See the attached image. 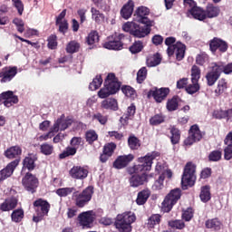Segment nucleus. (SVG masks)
Returning a JSON list of instances; mask_svg holds the SVG:
<instances>
[{"label":"nucleus","mask_w":232,"mask_h":232,"mask_svg":"<svg viewBox=\"0 0 232 232\" xmlns=\"http://www.w3.org/2000/svg\"><path fill=\"white\" fill-rule=\"evenodd\" d=\"M160 157V153L157 151L149 152L144 157L138 158L140 164L127 168V173L131 175L129 178V183L130 188H140L144 186L148 182V174L146 171H151V166H153V160Z\"/></svg>","instance_id":"1"},{"label":"nucleus","mask_w":232,"mask_h":232,"mask_svg":"<svg viewBox=\"0 0 232 232\" xmlns=\"http://www.w3.org/2000/svg\"><path fill=\"white\" fill-rule=\"evenodd\" d=\"M121 84L115 73L110 72L104 81V87L98 92V97L100 99H108L110 95H115L121 90Z\"/></svg>","instance_id":"2"},{"label":"nucleus","mask_w":232,"mask_h":232,"mask_svg":"<svg viewBox=\"0 0 232 232\" xmlns=\"http://www.w3.org/2000/svg\"><path fill=\"white\" fill-rule=\"evenodd\" d=\"M137 220L135 213L131 211L119 214L116 217L114 226L120 232H131V225Z\"/></svg>","instance_id":"3"},{"label":"nucleus","mask_w":232,"mask_h":232,"mask_svg":"<svg viewBox=\"0 0 232 232\" xmlns=\"http://www.w3.org/2000/svg\"><path fill=\"white\" fill-rule=\"evenodd\" d=\"M197 165L193 162L188 161L184 168L182 178H181V185L183 189H186L188 186L189 188H193L195 186V182H197Z\"/></svg>","instance_id":"4"},{"label":"nucleus","mask_w":232,"mask_h":232,"mask_svg":"<svg viewBox=\"0 0 232 232\" xmlns=\"http://www.w3.org/2000/svg\"><path fill=\"white\" fill-rule=\"evenodd\" d=\"M94 193L95 188H93V186H88L82 192L79 190L74 191L72 197H74L75 206L77 208H84V206H88Z\"/></svg>","instance_id":"5"},{"label":"nucleus","mask_w":232,"mask_h":232,"mask_svg":"<svg viewBox=\"0 0 232 232\" xmlns=\"http://www.w3.org/2000/svg\"><path fill=\"white\" fill-rule=\"evenodd\" d=\"M94 193L95 188H93V186H88L82 192L79 190L74 191L72 197H74L75 206L77 208H84V206H88Z\"/></svg>","instance_id":"6"},{"label":"nucleus","mask_w":232,"mask_h":232,"mask_svg":"<svg viewBox=\"0 0 232 232\" xmlns=\"http://www.w3.org/2000/svg\"><path fill=\"white\" fill-rule=\"evenodd\" d=\"M33 206L36 213V215L33 217V222H35L36 224L41 222L44 217H48L50 208H52L48 200L43 198H38L34 201Z\"/></svg>","instance_id":"7"},{"label":"nucleus","mask_w":232,"mask_h":232,"mask_svg":"<svg viewBox=\"0 0 232 232\" xmlns=\"http://www.w3.org/2000/svg\"><path fill=\"white\" fill-rule=\"evenodd\" d=\"M149 14H150V8L146 6H140L135 11L134 21H136V23H140L141 24H144V26H141V28L143 30H149V34H150L151 26L155 24V22L148 18Z\"/></svg>","instance_id":"8"},{"label":"nucleus","mask_w":232,"mask_h":232,"mask_svg":"<svg viewBox=\"0 0 232 232\" xmlns=\"http://www.w3.org/2000/svg\"><path fill=\"white\" fill-rule=\"evenodd\" d=\"M182 197V190L180 188H174L169 191V193L165 197L162 204H161V209L164 213H169L171 209H173V207L179 200H180V198Z\"/></svg>","instance_id":"9"},{"label":"nucleus","mask_w":232,"mask_h":232,"mask_svg":"<svg viewBox=\"0 0 232 232\" xmlns=\"http://www.w3.org/2000/svg\"><path fill=\"white\" fill-rule=\"evenodd\" d=\"M123 32H130V35L142 39L147 35H150L149 29H143L142 25L135 24V22H127L122 25Z\"/></svg>","instance_id":"10"},{"label":"nucleus","mask_w":232,"mask_h":232,"mask_svg":"<svg viewBox=\"0 0 232 232\" xmlns=\"http://www.w3.org/2000/svg\"><path fill=\"white\" fill-rule=\"evenodd\" d=\"M22 186L28 193H36L37 188H39V179L32 172H26L22 179Z\"/></svg>","instance_id":"11"},{"label":"nucleus","mask_w":232,"mask_h":232,"mask_svg":"<svg viewBox=\"0 0 232 232\" xmlns=\"http://www.w3.org/2000/svg\"><path fill=\"white\" fill-rule=\"evenodd\" d=\"M202 140V131L198 125L194 124L188 130V136L184 140L185 146H193L195 142H200Z\"/></svg>","instance_id":"12"},{"label":"nucleus","mask_w":232,"mask_h":232,"mask_svg":"<svg viewBox=\"0 0 232 232\" xmlns=\"http://www.w3.org/2000/svg\"><path fill=\"white\" fill-rule=\"evenodd\" d=\"M169 92L170 90L168 87H161L160 89L154 87L148 92L147 97L148 99L153 97L157 102H162V101H166V98L169 95Z\"/></svg>","instance_id":"13"},{"label":"nucleus","mask_w":232,"mask_h":232,"mask_svg":"<svg viewBox=\"0 0 232 232\" xmlns=\"http://www.w3.org/2000/svg\"><path fill=\"white\" fill-rule=\"evenodd\" d=\"M123 37L124 34H122L109 36L107 42L103 44V48H106L107 50H122L124 46L121 42Z\"/></svg>","instance_id":"14"},{"label":"nucleus","mask_w":232,"mask_h":232,"mask_svg":"<svg viewBox=\"0 0 232 232\" xmlns=\"http://www.w3.org/2000/svg\"><path fill=\"white\" fill-rule=\"evenodd\" d=\"M167 53L169 57L176 55L178 61H182L186 55V44L177 42L174 45L167 48Z\"/></svg>","instance_id":"15"},{"label":"nucleus","mask_w":232,"mask_h":232,"mask_svg":"<svg viewBox=\"0 0 232 232\" xmlns=\"http://www.w3.org/2000/svg\"><path fill=\"white\" fill-rule=\"evenodd\" d=\"M209 44V50L212 53H217V51L220 53H226L227 52V48H229V45L227 44V42L222 40L218 37H214L208 42Z\"/></svg>","instance_id":"16"},{"label":"nucleus","mask_w":232,"mask_h":232,"mask_svg":"<svg viewBox=\"0 0 232 232\" xmlns=\"http://www.w3.org/2000/svg\"><path fill=\"white\" fill-rule=\"evenodd\" d=\"M222 73L217 67L215 62L211 63L209 67V71L207 72L205 79L207 81V85L208 86H215L217 81L220 79V76Z\"/></svg>","instance_id":"17"},{"label":"nucleus","mask_w":232,"mask_h":232,"mask_svg":"<svg viewBox=\"0 0 232 232\" xmlns=\"http://www.w3.org/2000/svg\"><path fill=\"white\" fill-rule=\"evenodd\" d=\"M19 102V97L14 94L12 91H6L0 93V106L4 104L5 108H11L14 104H17Z\"/></svg>","instance_id":"18"},{"label":"nucleus","mask_w":232,"mask_h":232,"mask_svg":"<svg viewBox=\"0 0 232 232\" xmlns=\"http://www.w3.org/2000/svg\"><path fill=\"white\" fill-rule=\"evenodd\" d=\"M133 159H135L133 154L118 156L112 163V168L115 169H124V168L130 166V163L132 162Z\"/></svg>","instance_id":"19"},{"label":"nucleus","mask_w":232,"mask_h":232,"mask_svg":"<svg viewBox=\"0 0 232 232\" xmlns=\"http://www.w3.org/2000/svg\"><path fill=\"white\" fill-rule=\"evenodd\" d=\"M37 154L29 153L24 160H23V167L22 169H27L28 173H32L36 168L37 163H35L38 160Z\"/></svg>","instance_id":"20"},{"label":"nucleus","mask_w":232,"mask_h":232,"mask_svg":"<svg viewBox=\"0 0 232 232\" xmlns=\"http://www.w3.org/2000/svg\"><path fill=\"white\" fill-rule=\"evenodd\" d=\"M19 162H21V160H14L11 161L5 169L0 170V180L2 182L3 180H6V179L14 175V171H15V168L19 166Z\"/></svg>","instance_id":"21"},{"label":"nucleus","mask_w":232,"mask_h":232,"mask_svg":"<svg viewBox=\"0 0 232 232\" xmlns=\"http://www.w3.org/2000/svg\"><path fill=\"white\" fill-rule=\"evenodd\" d=\"M19 204V198L15 196H11L5 199V201L0 204V211H14L17 205Z\"/></svg>","instance_id":"22"},{"label":"nucleus","mask_w":232,"mask_h":232,"mask_svg":"<svg viewBox=\"0 0 232 232\" xmlns=\"http://www.w3.org/2000/svg\"><path fill=\"white\" fill-rule=\"evenodd\" d=\"M93 215L92 214V211H86L82 212L78 216V221L80 226H82L84 228H90L92 227V224H93Z\"/></svg>","instance_id":"23"},{"label":"nucleus","mask_w":232,"mask_h":232,"mask_svg":"<svg viewBox=\"0 0 232 232\" xmlns=\"http://www.w3.org/2000/svg\"><path fill=\"white\" fill-rule=\"evenodd\" d=\"M17 75V67H5L0 72L1 82H10Z\"/></svg>","instance_id":"24"},{"label":"nucleus","mask_w":232,"mask_h":232,"mask_svg":"<svg viewBox=\"0 0 232 232\" xmlns=\"http://www.w3.org/2000/svg\"><path fill=\"white\" fill-rule=\"evenodd\" d=\"M69 175L72 179H76L77 180H84L88 177V169L81 166H73L70 171Z\"/></svg>","instance_id":"25"},{"label":"nucleus","mask_w":232,"mask_h":232,"mask_svg":"<svg viewBox=\"0 0 232 232\" xmlns=\"http://www.w3.org/2000/svg\"><path fill=\"white\" fill-rule=\"evenodd\" d=\"M4 155L6 159L19 160V158L23 155V149L19 145H14L5 150Z\"/></svg>","instance_id":"26"},{"label":"nucleus","mask_w":232,"mask_h":232,"mask_svg":"<svg viewBox=\"0 0 232 232\" xmlns=\"http://www.w3.org/2000/svg\"><path fill=\"white\" fill-rule=\"evenodd\" d=\"M160 222H162V216L160 214H152L147 220V228L149 231H153V229L160 226Z\"/></svg>","instance_id":"27"},{"label":"nucleus","mask_w":232,"mask_h":232,"mask_svg":"<svg viewBox=\"0 0 232 232\" xmlns=\"http://www.w3.org/2000/svg\"><path fill=\"white\" fill-rule=\"evenodd\" d=\"M135 8V3L133 0H129L121 9V15L123 19H130L133 14V9Z\"/></svg>","instance_id":"28"},{"label":"nucleus","mask_w":232,"mask_h":232,"mask_svg":"<svg viewBox=\"0 0 232 232\" xmlns=\"http://www.w3.org/2000/svg\"><path fill=\"white\" fill-rule=\"evenodd\" d=\"M220 14V8L215 6L213 4H208L206 9H204L205 19H213L218 17Z\"/></svg>","instance_id":"29"},{"label":"nucleus","mask_w":232,"mask_h":232,"mask_svg":"<svg viewBox=\"0 0 232 232\" xmlns=\"http://www.w3.org/2000/svg\"><path fill=\"white\" fill-rule=\"evenodd\" d=\"M188 14L191 15L193 19L198 21H206V15L204 14V8L196 5L194 8L188 10Z\"/></svg>","instance_id":"30"},{"label":"nucleus","mask_w":232,"mask_h":232,"mask_svg":"<svg viewBox=\"0 0 232 232\" xmlns=\"http://www.w3.org/2000/svg\"><path fill=\"white\" fill-rule=\"evenodd\" d=\"M150 197H151V190H150V188L142 189L141 191L138 192L136 204H138V206H144V204L148 202Z\"/></svg>","instance_id":"31"},{"label":"nucleus","mask_w":232,"mask_h":232,"mask_svg":"<svg viewBox=\"0 0 232 232\" xmlns=\"http://www.w3.org/2000/svg\"><path fill=\"white\" fill-rule=\"evenodd\" d=\"M101 106L103 110H111L112 111H117V110H119V103L115 98H106L102 102Z\"/></svg>","instance_id":"32"},{"label":"nucleus","mask_w":232,"mask_h":232,"mask_svg":"<svg viewBox=\"0 0 232 232\" xmlns=\"http://www.w3.org/2000/svg\"><path fill=\"white\" fill-rule=\"evenodd\" d=\"M207 229H213V231H220L222 229V221L218 218L208 219L205 222Z\"/></svg>","instance_id":"33"},{"label":"nucleus","mask_w":232,"mask_h":232,"mask_svg":"<svg viewBox=\"0 0 232 232\" xmlns=\"http://www.w3.org/2000/svg\"><path fill=\"white\" fill-rule=\"evenodd\" d=\"M199 198L201 202H209V200H211V186H202L200 188Z\"/></svg>","instance_id":"34"},{"label":"nucleus","mask_w":232,"mask_h":232,"mask_svg":"<svg viewBox=\"0 0 232 232\" xmlns=\"http://www.w3.org/2000/svg\"><path fill=\"white\" fill-rule=\"evenodd\" d=\"M218 70L220 73H225V75H231L232 73V63L225 64L223 62H214Z\"/></svg>","instance_id":"35"},{"label":"nucleus","mask_w":232,"mask_h":232,"mask_svg":"<svg viewBox=\"0 0 232 232\" xmlns=\"http://www.w3.org/2000/svg\"><path fill=\"white\" fill-rule=\"evenodd\" d=\"M100 41L99 32L95 30H92L88 36L85 38V43H87L88 46H93V44H97Z\"/></svg>","instance_id":"36"},{"label":"nucleus","mask_w":232,"mask_h":232,"mask_svg":"<svg viewBox=\"0 0 232 232\" xmlns=\"http://www.w3.org/2000/svg\"><path fill=\"white\" fill-rule=\"evenodd\" d=\"M23 218H24V210L23 208H16L11 213V220L15 224L23 222Z\"/></svg>","instance_id":"37"},{"label":"nucleus","mask_w":232,"mask_h":232,"mask_svg":"<svg viewBox=\"0 0 232 232\" xmlns=\"http://www.w3.org/2000/svg\"><path fill=\"white\" fill-rule=\"evenodd\" d=\"M179 101H180V98L177 95L169 99L166 105L168 111H177L179 110Z\"/></svg>","instance_id":"38"},{"label":"nucleus","mask_w":232,"mask_h":232,"mask_svg":"<svg viewBox=\"0 0 232 232\" xmlns=\"http://www.w3.org/2000/svg\"><path fill=\"white\" fill-rule=\"evenodd\" d=\"M150 126H160V124H164L166 122V116L162 113L155 114L149 120Z\"/></svg>","instance_id":"39"},{"label":"nucleus","mask_w":232,"mask_h":232,"mask_svg":"<svg viewBox=\"0 0 232 232\" xmlns=\"http://www.w3.org/2000/svg\"><path fill=\"white\" fill-rule=\"evenodd\" d=\"M170 141L171 144L175 146V144H179L180 142V130L176 126H172L170 128Z\"/></svg>","instance_id":"40"},{"label":"nucleus","mask_w":232,"mask_h":232,"mask_svg":"<svg viewBox=\"0 0 232 232\" xmlns=\"http://www.w3.org/2000/svg\"><path fill=\"white\" fill-rule=\"evenodd\" d=\"M140 140L137 138L135 135L131 134L128 138V146L130 150H137L140 148Z\"/></svg>","instance_id":"41"},{"label":"nucleus","mask_w":232,"mask_h":232,"mask_svg":"<svg viewBox=\"0 0 232 232\" xmlns=\"http://www.w3.org/2000/svg\"><path fill=\"white\" fill-rule=\"evenodd\" d=\"M65 50L67 53H77L81 50V44L72 40L67 44Z\"/></svg>","instance_id":"42"},{"label":"nucleus","mask_w":232,"mask_h":232,"mask_svg":"<svg viewBox=\"0 0 232 232\" xmlns=\"http://www.w3.org/2000/svg\"><path fill=\"white\" fill-rule=\"evenodd\" d=\"M144 50V43L142 41L138 40L135 41L131 46L129 47V51L130 53L135 54V53H140Z\"/></svg>","instance_id":"43"},{"label":"nucleus","mask_w":232,"mask_h":232,"mask_svg":"<svg viewBox=\"0 0 232 232\" xmlns=\"http://www.w3.org/2000/svg\"><path fill=\"white\" fill-rule=\"evenodd\" d=\"M227 90V81L225 78H221L218 82L217 88L215 90L216 95H222Z\"/></svg>","instance_id":"44"},{"label":"nucleus","mask_w":232,"mask_h":232,"mask_svg":"<svg viewBox=\"0 0 232 232\" xmlns=\"http://www.w3.org/2000/svg\"><path fill=\"white\" fill-rule=\"evenodd\" d=\"M91 13L92 19L97 23V24L104 23V14L101 13V11L97 10L95 7H92Z\"/></svg>","instance_id":"45"},{"label":"nucleus","mask_w":232,"mask_h":232,"mask_svg":"<svg viewBox=\"0 0 232 232\" xmlns=\"http://www.w3.org/2000/svg\"><path fill=\"white\" fill-rule=\"evenodd\" d=\"M121 90L126 97H130V99H135V97H137V92H135V89L130 85H122Z\"/></svg>","instance_id":"46"},{"label":"nucleus","mask_w":232,"mask_h":232,"mask_svg":"<svg viewBox=\"0 0 232 232\" xmlns=\"http://www.w3.org/2000/svg\"><path fill=\"white\" fill-rule=\"evenodd\" d=\"M102 85V76L97 75L92 82L89 84V90L91 92H95V90H99Z\"/></svg>","instance_id":"47"},{"label":"nucleus","mask_w":232,"mask_h":232,"mask_svg":"<svg viewBox=\"0 0 232 232\" xmlns=\"http://www.w3.org/2000/svg\"><path fill=\"white\" fill-rule=\"evenodd\" d=\"M137 107L135 106V103H131L130 106L127 108V113L121 118V121L128 122V121H130V118L135 115Z\"/></svg>","instance_id":"48"},{"label":"nucleus","mask_w":232,"mask_h":232,"mask_svg":"<svg viewBox=\"0 0 232 232\" xmlns=\"http://www.w3.org/2000/svg\"><path fill=\"white\" fill-rule=\"evenodd\" d=\"M191 72V82H198L200 81L201 71L200 67L193 65L190 70Z\"/></svg>","instance_id":"49"},{"label":"nucleus","mask_w":232,"mask_h":232,"mask_svg":"<svg viewBox=\"0 0 232 232\" xmlns=\"http://www.w3.org/2000/svg\"><path fill=\"white\" fill-rule=\"evenodd\" d=\"M185 92L188 95H195V93H198V92H200V83H198V82H192V83L188 84L186 87Z\"/></svg>","instance_id":"50"},{"label":"nucleus","mask_w":232,"mask_h":232,"mask_svg":"<svg viewBox=\"0 0 232 232\" xmlns=\"http://www.w3.org/2000/svg\"><path fill=\"white\" fill-rule=\"evenodd\" d=\"M99 140V135L93 130H90L85 133V140L88 144L92 145L95 140Z\"/></svg>","instance_id":"51"},{"label":"nucleus","mask_w":232,"mask_h":232,"mask_svg":"<svg viewBox=\"0 0 232 232\" xmlns=\"http://www.w3.org/2000/svg\"><path fill=\"white\" fill-rule=\"evenodd\" d=\"M208 162H218L222 160V151L218 150H212L208 154Z\"/></svg>","instance_id":"52"},{"label":"nucleus","mask_w":232,"mask_h":232,"mask_svg":"<svg viewBox=\"0 0 232 232\" xmlns=\"http://www.w3.org/2000/svg\"><path fill=\"white\" fill-rule=\"evenodd\" d=\"M162 58H160V54L156 53L152 58L147 59V66L149 68H153L155 66H159V64L161 63Z\"/></svg>","instance_id":"53"},{"label":"nucleus","mask_w":232,"mask_h":232,"mask_svg":"<svg viewBox=\"0 0 232 232\" xmlns=\"http://www.w3.org/2000/svg\"><path fill=\"white\" fill-rule=\"evenodd\" d=\"M40 152L43 154V155H45V156H50L53 153V145L50 144V143H43L41 146H40Z\"/></svg>","instance_id":"54"},{"label":"nucleus","mask_w":232,"mask_h":232,"mask_svg":"<svg viewBox=\"0 0 232 232\" xmlns=\"http://www.w3.org/2000/svg\"><path fill=\"white\" fill-rule=\"evenodd\" d=\"M168 226L172 229H184L186 227V223L180 219H175L169 221Z\"/></svg>","instance_id":"55"},{"label":"nucleus","mask_w":232,"mask_h":232,"mask_svg":"<svg viewBox=\"0 0 232 232\" xmlns=\"http://www.w3.org/2000/svg\"><path fill=\"white\" fill-rule=\"evenodd\" d=\"M76 189L77 188L74 187L58 188L56 190V195H58V197H68V195H72Z\"/></svg>","instance_id":"56"},{"label":"nucleus","mask_w":232,"mask_h":232,"mask_svg":"<svg viewBox=\"0 0 232 232\" xmlns=\"http://www.w3.org/2000/svg\"><path fill=\"white\" fill-rule=\"evenodd\" d=\"M166 177L164 174L160 175L159 179L152 185L153 191H160L164 188V180Z\"/></svg>","instance_id":"57"},{"label":"nucleus","mask_w":232,"mask_h":232,"mask_svg":"<svg viewBox=\"0 0 232 232\" xmlns=\"http://www.w3.org/2000/svg\"><path fill=\"white\" fill-rule=\"evenodd\" d=\"M77 153V148L67 147L61 154H59V159H66V157H73Z\"/></svg>","instance_id":"58"},{"label":"nucleus","mask_w":232,"mask_h":232,"mask_svg":"<svg viewBox=\"0 0 232 232\" xmlns=\"http://www.w3.org/2000/svg\"><path fill=\"white\" fill-rule=\"evenodd\" d=\"M208 61H209V55L206 53H200L196 56V64L198 66H204Z\"/></svg>","instance_id":"59"},{"label":"nucleus","mask_w":232,"mask_h":232,"mask_svg":"<svg viewBox=\"0 0 232 232\" xmlns=\"http://www.w3.org/2000/svg\"><path fill=\"white\" fill-rule=\"evenodd\" d=\"M115 150H117V144L110 142L103 146L102 151H104L110 157H112L113 153H115Z\"/></svg>","instance_id":"60"},{"label":"nucleus","mask_w":232,"mask_h":232,"mask_svg":"<svg viewBox=\"0 0 232 232\" xmlns=\"http://www.w3.org/2000/svg\"><path fill=\"white\" fill-rule=\"evenodd\" d=\"M148 75V69L146 67L140 68L137 72V82L138 84H142L146 81V76Z\"/></svg>","instance_id":"61"},{"label":"nucleus","mask_w":232,"mask_h":232,"mask_svg":"<svg viewBox=\"0 0 232 232\" xmlns=\"http://www.w3.org/2000/svg\"><path fill=\"white\" fill-rule=\"evenodd\" d=\"M47 48H49V50H57V35L55 34H51L48 38H47Z\"/></svg>","instance_id":"62"},{"label":"nucleus","mask_w":232,"mask_h":232,"mask_svg":"<svg viewBox=\"0 0 232 232\" xmlns=\"http://www.w3.org/2000/svg\"><path fill=\"white\" fill-rule=\"evenodd\" d=\"M92 120L98 121L100 124H102V126H105V124H107L108 122V116L102 115V113L98 112L92 115Z\"/></svg>","instance_id":"63"},{"label":"nucleus","mask_w":232,"mask_h":232,"mask_svg":"<svg viewBox=\"0 0 232 232\" xmlns=\"http://www.w3.org/2000/svg\"><path fill=\"white\" fill-rule=\"evenodd\" d=\"M227 146L224 149V159L225 160H231L232 159V144L231 143H225Z\"/></svg>","instance_id":"64"}]
</instances>
